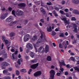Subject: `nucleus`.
I'll return each instance as SVG.
<instances>
[{
    "mask_svg": "<svg viewBox=\"0 0 79 79\" xmlns=\"http://www.w3.org/2000/svg\"><path fill=\"white\" fill-rule=\"evenodd\" d=\"M41 36H40V37L41 38V39H39L36 44H33L34 46L35 47V48L36 52H37V49L36 48H35V47H39L40 46V43H41V42H43L42 40V38L45 37V34L44 33V32H41Z\"/></svg>",
    "mask_w": 79,
    "mask_h": 79,
    "instance_id": "nucleus-1",
    "label": "nucleus"
},
{
    "mask_svg": "<svg viewBox=\"0 0 79 79\" xmlns=\"http://www.w3.org/2000/svg\"><path fill=\"white\" fill-rule=\"evenodd\" d=\"M50 77L49 79H54V76L55 75V71L53 70H52L50 71Z\"/></svg>",
    "mask_w": 79,
    "mask_h": 79,
    "instance_id": "nucleus-2",
    "label": "nucleus"
},
{
    "mask_svg": "<svg viewBox=\"0 0 79 79\" xmlns=\"http://www.w3.org/2000/svg\"><path fill=\"white\" fill-rule=\"evenodd\" d=\"M30 35L29 34H27L24 35V42H27L29 40V39L30 37Z\"/></svg>",
    "mask_w": 79,
    "mask_h": 79,
    "instance_id": "nucleus-3",
    "label": "nucleus"
},
{
    "mask_svg": "<svg viewBox=\"0 0 79 79\" xmlns=\"http://www.w3.org/2000/svg\"><path fill=\"white\" fill-rule=\"evenodd\" d=\"M42 74L41 72L40 71L37 72H36L35 73H34V76L35 77H37L38 76H40Z\"/></svg>",
    "mask_w": 79,
    "mask_h": 79,
    "instance_id": "nucleus-4",
    "label": "nucleus"
},
{
    "mask_svg": "<svg viewBox=\"0 0 79 79\" xmlns=\"http://www.w3.org/2000/svg\"><path fill=\"white\" fill-rule=\"evenodd\" d=\"M44 51H45V49H44V48L42 46L40 47L38 50L39 52H44Z\"/></svg>",
    "mask_w": 79,
    "mask_h": 79,
    "instance_id": "nucleus-5",
    "label": "nucleus"
},
{
    "mask_svg": "<svg viewBox=\"0 0 79 79\" xmlns=\"http://www.w3.org/2000/svg\"><path fill=\"white\" fill-rule=\"evenodd\" d=\"M15 34L14 32H11L10 34V39L13 40L15 39V38L13 37L15 36Z\"/></svg>",
    "mask_w": 79,
    "mask_h": 79,
    "instance_id": "nucleus-6",
    "label": "nucleus"
},
{
    "mask_svg": "<svg viewBox=\"0 0 79 79\" xmlns=\"http://www.w3.org/2000/svg\"><path fill=\"white\" fill-rule=\"evenodd\" d=\"M16 14L17 16H20L23 14V12L22 11H17L16 12Z\"/></svg>",
    "mask_w": 79,
    "mask_h": 79,
    "instance_id": "nucleus-7",
    "label": "nucleus"
},
{
    "mask_svg": "<svg viewBox=\"0 0 79 79\" xmlns=\"http://www.w3.org/2000/svg\"><path fill=\"white\" fill-rule=\"evenodd\" d=\"M27 48L30 49H32V48H33L32 45L30 43H29L27 45Z\"/></svg>",
    "mask_w": 79,
    "mask_h": 79,
    "instance_id": "nucleus-8",
    "label": "nucleus"
},
{
    "mask_svg": "<svg viewBox=\"0 0 79 79\" xmlns=\"http://www.w3.org/2000/svg\"><path fill=\"white\" fill-rule=\"evenodd\" d=\"M39 63H37L33 64L31 66V68H32V69H35V68H36L39 66Z\"/></svg>",
    "mask_w": 79,
    "mask_h": 79,
    "instance_id": "nucleus-9",
    "label": "nucleus"
},
{
    "mask_svg": "<svg viewBox=\"0 0 79 79\" xmlns=\"http://www.w3.org/2000/svg\"><path fill=\"white\" fill-rule=\"evenodd\" d=\"M7 16V14H3L1 16L0 18L1 19H4Z\"/></svg>",
    "mask_w": 79,
    "mask_h": 79,
    "instance_id": "nucleus-10",
    "label": "nucleus"
},
{
    "mask_svg": "<svg viewBox=\"0 0 79 79\" xmlns=\"http://www.w3.org/2000/svg\"><path fill=\"white\" fill-rule=\"evenodd\" d=\"M18 6L20 7H25L26 6V4L24 3H20L18 4Z\"/></svg>",
    "mask_w": 79,
    "mask_h": 79,
    "instance_id": "nucleus-11",
    "label": "nucleus"
},
{
    "mask_svg": "<svg viewBox=\"0 0 79 79\" xmlns=\"http://www.w3.org/2000/svg\"><path fill=\"white\" fill-rule=\"evenodd\" d=\"M12 20H13V17L10 16L6 19V21H7V22H10V21H12Z\"/></svg>",
    "mask_w": 79,
    "mask_h": 79,
    "instance_id": "nucleus-12",
    "label": "nucleus"
},
{
    "mask_svg": "<svg viewBox=\"0 0 79 79\" xmlns=\"http://www.w3.org/2000/svg\"><path fill=\"white\" fill-rule=\"evenodd\" d=\"M49 50V46L48 45H47L45 47V52L47 53L48 52Z\"/></svg>",
    "mask_w": 79,
    "mask_h": 79,
    "instance_id": "nucleus-13",
    "label": "nucleus"
},
{
    "mask_svg": "<svg viewBox=\"0 0 79 79\" xmlns=\"http://www.w3.org/2000/svg\"><path fill=\"white\" fill-rule=\"evenodd\" d=\"M18 51H16L14 53V54H12V59L13 60H15V56L16 55L17 53H18Z\"/></svg>",
    "mask_w": 79,
    "mask_h": 79,
    "instance_id": "nucleus-14",
    "label": "nucleus"
},
{
    "mask_svg": "<svg viewBox=\"0 0 79 79\" xmlns=\"http://www.w3.org/2000/svg\"><path fill=\"white\" fill-rule=\"evenodd\" d=\"M38 39L37 36L35 35L33 36V38L31 39V40H32L33 42H34L35 40H37Z\"/></svg>",
    "mask_w": 79,
    "mask_h": 79,
    "instance_id": "nucleus-15",
    "label": "nucleus"
},
{
    "mask_svg": "<svg viewBox=\"0 0 79 79\" xmlns=\"http://www.w3.org/2000/svg\"><path fill=\"white\" fill-rule=\"evenodd\" d=\"M4 42H5V44L6 45L7 47L10 46V43H9V41L8 40H6Z\"/></svg>",
    "mask_w": 79,
    "mask_h": 79,
    "instance_id": "nucleus-16",
    "label": "nucleus"
},
{
    "mask_svg": "<svg viewBox=\"0 0 79 79\" xmlns=\"http://www.w3.org/2000/svg\"><path fill=\"white\" fill-rule=\"evenodd\" d=\"M73 13L75 14V15H79V11L77 10H74L72 12Z\"/></svg>",
    "mask_w": 79,
    "mask_h": 79,
    "instance_id": "nucleus-17",
    "label": "nucleus"
},
{
    "mask_svg": "<svg viewBox=\"0 0 79 79\" xmlns=\"http://www.w3.org/2000/svg\"><path fill=\"white\" fill-rule=\"evenodd\" d=\"M72 2L75 4H79V0H72Z\"/></svg>",
    "mask_w": 79,
    "mask_h": 79,
    "instance_id": "nucleus-18",
    "label": "nucleus"
},
{
    "mask_svg": "<svg viewBox=\"0 0 79 79\" xmlns=\"http://www.w3.org/2000/svg\"><path fill=\"white\" fill-rule=\"evenodd\" d=\"M59 63L60 65V66H62V65H63V66H65V63H64V60H62L61 62L59 61Z\"/></svg>",
    "mask_w": 79,
    "mask_h": 79,
    "instance_id": "nucleus-19",
    "label": "nucleus"
},
{
    "mask_svg": "<svg viewBox=\"0 0 79 79\" xmlns=\"http://www.w3.org/2000/svg\"><path fill=\"white\" fill-rule=\"evenodd\" d=\"M47 29L48 32H51V31H52V27H51V26L47 27Z\"/></svg>",
    "mask_w": 79,
    "mask_h": 79,
    "instance_id": "nucleus-20",
    "label": "nucleus"
},
{
    "mask_svg": "<svg viewBox=\"0 0 79 79\" xmlns=\"http://www.w3.org/2000/svg\"><path fill=\"white\" fill-rule=\"evenodd\" d=\"M37 59H35L31 60V63H37Z\"/></svg>",
    "mask_w": 79,
    "mask_h": 79,
    "instance_id": "nucleus-21",
    "label": "nucleus"
},
{
    "mask_svg": "<svg viewBox=\"0 0 79 79\" xmlns=\"http://www.w3.org/2000/svg\"><path fill=\"white\" fill-rule=\"evenodd\" d=\"M2 64L3 66H8V64H7V62H2Z\"/></svg>",
    "mask_w": 79,
    "mask_h": 79,
    "instance_id": "nucleus-22",
    "label": "nucleus"
},
{
    "mask_svg": "<svg viewBox=\"0 0 79 79\" xmlns=\"http://www.w3.org/2000/svg\"><path fill=\"white\" fill-rule=\"evenodd\" d=\"M40 11L41 12H42V13L43 14H45V10L43 8H41L40 9Z\"/></svg>",
    "mask_w": 79,
    "mask_h": 79,
    "instance_id": "nucleus-23",
    "label": "nucleus"
},
{
    "mask_svg": "<svg viewBox=\"0 0 79 79\" xmlns=\"http://www.w3.org/2000/svg\"><path fill=\"white\" fill-rule=\"evenodd\" d=\"M30 55L32 58H34V56H35V54L33 52H31L30 53Z\"/></svg>",
    "mask_w": 79,
    "mask_h": 79,
    "instance_id": "nucleus-24",
    "label": "nucleus"
},
{
    "mask_svg": "<svg viewBox=\"0 0 79 79\" xmlns=\"http://www.w3.org/2000/svg\"><path fill=\"white\" fill-rule=\"evenodd\" d=\"M20 61L23 62V59H20L19 60H18L17 63H18V64H19V65H21V62Z\"/></svg>",
    "mask_w": 79,
    "mask_h": 79,
    "instance_id": "nucleus-25",
    "label": "nucleus"
},
{
    "mask_svg": "<svg viewBox=\"0 0 79 79\" xmlns=\"http://www.w3.org/2000/svg\"><path fill=\"white\" fill-rule=\"evenodd\" d=\"M47 60H48V61H51V60H52V57H51L50 56H48L47 58Z\"/></svg>",
    "mask_w": 79,
    "mask_h": 79,
    "instance_id": "nucleus-26",
    "label": "nucleus"
},
{
    "mask_svg": "<svg viewBox=\"0 0 79 79\" xmlns=\"http://www.w3.org/2000/svg\"><path fill=\"white\" fill-rule=\"evenodd\" d=\"M63 45L64 46V47L65 49L67 48V45L66 44V43H65V42H63Z\"/></svg>",
    "mask_w": 79,
    "mask_h": 79,
    "instance_id": "nucleus-27",
    "label": "nucleus"
},
{
    "mask_svg": "<svg viewBox=\"0 0 79 79\" xmlns=\"http://www.w3.org/2000/svg\"><path fill=\"white\" fill-rule=\"evenodd\" d=\"M28 21H29V20H25L23 21V23L24 24L26 25L27 23H28Z\"/></svg>",
    "mask_w": 79,
    "mask_h": 79,
    "instance_id": "nucleus-28",
    "label": "nucleus"
},
{
    "mask_svg": "<svg viewBox=\"0 0 79 79\" xmlns=\"http://www.w3.org/2000/svg\"><path fill=\"white\" fill-rule=\"evenodd\" d=\"M42 40H43V42H47V41L46 39V38H45V37H42Z\"/></svg>",
    "mask_w": 79,
    "mask_h": 79,
    "instance_id": "nucleus-29",
    "label": "nucleus"
},
{
    "mask_svg": "<svg viewBox=\"0 0 79 79\" xmlns=\"http://www.w3.org/2000/svg\"><path fill=\"white\" fill-rule=\"evenodd\" d=\"M2 57L3 58H4V59H5V58H7V54H5L3 55V56H2Z\"/></svg>",
    "mask_w": 79,
    "mask_h": 79,
    "instance_id": "nucleus-30",
    "label": "nucleus"
},
{
    "mask_svg": "<svg viewBox=\"0 0 79 79\" xmlns=\"http://www.w3.org/2000/svg\"><path fill=\"white\" fill-rule=\"evenodd\" d=\"M8 70L7 69H5L3 70V74H6Z\"/></svg>",
    "mask_w": 79,
    "mask_h": 79,
    "instance_id": "nucleus-31",
    "label": "nucleus"
},
{
    "mask_svg": "<svg viewBox=\"0 0 79 79\" xmlns=\"http://www.w3.org/2000/svg\"><path fill=\"white\" fill-rule=\"evenodd\" d=\"M20 34L21 35H24L25 34V33L24 31H22L20 32Z\"/></svg>",
    "mask_w": 79,
    "mask_h": 79,
    "instance_id": "nucleus-32",
    "label": "nucleus"
},
{
    "mask_svg": "<svg viewBox=\"0 0 79 79\" xmlns=\"http://www.w3.org/2000/svg\"><path fill=\"white\" fill-rule=\"evenodd\" d=\"M15 74L17 76H19V72L18 70L16 71Z\"/></svg>",
    "mask_w": 79,
    "mask_h": 79,
    "instance_id": "nucleus-33",
    "label": "nucleus"
},
{
    "mask_svg": "<svg viewBox=\"0 0 79 79\" xmlns=\"http://www.w3.org/2000/svg\"><path fill=\"white\" fill-rule=\"evenodd\" d=\"M73 68L75 69V70H76V71H77L78 72H79V69L77 67H74Z\"/></svg>",
    "mask_w": 79,
    "mask_h": 79,
    "instance_id": "nucleus-34",
    "label": "nucleus"
},
{
    "mask_svg": "<svg viewBox=\"0 0 79 79\" xmlns=\"http://www.w3.org/2000/svg\"><path fill=\"white\" fill-rule=\"evenodd\" d=\"M58 6H60V9H61V10H63L64 9V8L61 6V5H57Z\"/></svg>",
    "mask_w": 79,
    "mask_h": 79,
    "instance_id": "nucleus-35",
    "label": "nucleus"
},
{
    "mask_svg": "<svg viewBox=\"0 0 79 79\" xmlns=\"http://www.w3.org/2000/svg\"><path fill=\"white\" fill-rule=\"evenodd\" d=\"M21 72H23V73H26V70L25 69H22L20 71Z\"/></svg>",
    "mask_w": 79,
    "mask_h": 79,
    "instance_id": "nucleus-36",
    "label": "nucleus"
},
{
    "mask_svg": "<svg viewBox=\"0 0 79 79\" xmlns=\"http://www.w3.org/2000/svg\"><path fill=\"white\" fill-rule=\"evenodd\" d=\"M2 37V40L3 42H5L6 40V38H5V37L4 36H3Z\"/></svg>",
    "mask_w": 79,
    "mask_h": 79,
    "instance_id": "nucleus-37",
    "label": "nucleus"
},
{
    "mask_svg": "<svg viewBox=\"0 0 79 79\" xmlns=\"http://www.w3.org/2000/svg\"><path fill=\"white\" fill-rule=\"evenodd\" d=\"M76 43V40L74 38V39L73 40V41L72 44H74Z\"/></svg>",
    "mask_w": 79,
    "mask_h": 79,
    "instance_id": "nucleus-38",
    "label": "nucleus"
},
{
    "mask_svg": "<svg viewBox=\"0 0 79 79\" xmlns=\"http://www.w3.org/2000/svg\"><path fill=\"white\" fill-rule=\"evenodd\" d=\"M61 3L62 5H64L65 3H66V1H65L63 0L61 2Z\"/></svg>",
    "mask_w": 79,
    "mask_h": 79,
    "instance_id": "nucleus-39",
    "label": "nucleus"
},
{
    "mask_svg": "<svg viewBox=\"0 0 79 79\" xmlns=\"http://www.w3.org/2000/svg\"><path fill=\"white\" fill-rule=\"evenodd\" d=\"M60 12L62 14V15H64V11L62 10H60Z\"/></svg>",
    "mask_w": 79,
    "mask_h": 79,
    "instance_id": "nucleus-40",
    "label": "nucleus"
},
{
    "mask_svg": "<svg viewBox=\"0 0 79 79\" xmlns=\"http://www.w3.org/2000/svg\"><path fill=\"white\" fill-rule=\"evenodd\" d=\"M73 27L74 28H76V27H77V25H76V24H74L73 25Z\"/></svg>",
    "mask_w": 79,
    "mask_h": 79,
    "instance_id": "nucleus-41",
    "label": "nucleus"
},
{
    "mask_svg": "<svg viewBox=\"0 0 79 79\" xmlns=\"http://www.w3.org/2000/svg\"><path fill=\"white\" fill-rule=\"evenodd\" d=\"M62 66H60V71H61V72H63V71H64V69H63V68H62Z\"/></svg>",
    "mask_w": 79,
    "mask_h": 79,
    "instance_id": "nucleus-42",
    "label": "nucleus"
},
{
    "mask_svg": "<svg viewBox=\"0 0 79 79\" xmlns=\"http://www.w3.org/2000/svg\"><path fill=\"white\" fill-rule=\"evenodd\" d=\"M71 20L72 21H76V19L74 17H73L72 18Z\"/></svg>",
    "mask_w": 79,
    "mask_h": 79,
    "instance_id": "nucleus-43",
    "label": "nucleus"
},
{
    "mask_svg": "<svg viewBox=\"0 0 79 79\" xmlns=\"http://www.w3.org/2000/svg\"><path fill=\"white\" fill-rule=\"evenodd\" d=\"M74 28V32H76V33L77 32V28Z\"/></svg>",
    "mask_w": 79,
    "mask_h": 79,
    "instance_id": "nucleus-44",
    "label": "nucleus"
},
{
    "mask_svg": "<svg viewBox=\"0 0 79 79\" xmlns=\"http://www.w3.org/2000/svg\"><path fill=\"white\" fill-rule=\"evenodd\" d=\"M60 37H64V34H63V33H60Z\"/></svg>",
    "mask_w": 79,
    "mask_h": 79,
    "instance_id": "nucleus-45",
    "label": "nucleus"
},
{
    "mask_svg": "<svg viewBox=\"0 0 79 79\" xmlns=\"http://www.w3.org/2000/svg\"><path fill=\"white\" fill-rule=\"evenodd\" d=\"M70 59L72 60V61H75V58H74L73 57H71L70 58Z\"/></svg>",
    "mask_w": 79,
    "mask_h": 79,
    "instance_id": "nucleus-46",
    "label": "nucleus"
},
{
    "mask_svg": "<svg viewBox=\"0 0 79 79\" xmlns=\"http://www.w3.org/2000/svg\"><path fill=\"white\" fill-rule=\"evenodd\" d=\"M5 79H11V78L10 77H4Z\"/></svg>",
    "mask_w": 79,
    "mask_h": 79,
    "instance_id": "nucleus-47",
    "label": "nucleus"
},
{
    "mask_svg": "<svg viewBox=\"0 0 79 79\" xmlns=\"http://www.w3.org/2000/svg\"><path fill=\"white\" fill-rule=\"evenodd\" d=\"M56 33L55 32V31H52V35H56Z\"/></svg>",
    "mask_w": 79,
    "mask_h": 79,
    "instance_id": "nucleus-48",
    "label": "nucleus"
},
{
    "mask_svg": "<svg viewBox=\"0 0 79 79\" xmlns=\"http://www.w3.org/2000/svg\"><path fill=\"white\" fill-rule=\"evenodd\" d=\"M12 15H13L14 16H15V11L14 10H13L12 11Z\"/></svg>",
    "mask_w": 79,
    "mask_h": 79,
    "instance_id": "nucleus-49",
    "label": "nucleus"
},
{
    "mask_svg": "<svg viewBox=\"0 0 79 79\" xmlns=\"http://www.w3.org/2000/svg\"><path fill=\"white\" fill-rule=\"evenodd\" d=\"M4 60H5V59L3 58V57H0V61H3Z\"/></svg>",
    "mask_w": 79,
    "mask_h": 79,
    "instance_id": "nucleus-50",
    "label": "nucleus"
},
{
    "mask_svg": "<svg viewBox=\"0 0 79 79\" xmlns=\"http://www.w3.org/2000/svg\"><path fill=\"white\" fill-rule=\"evenodd\" d=\"M64 11L65 12H69V9H65Z\"/></svg>",
    "mask_w": 79,
    "mask_h": 79,
    "instance_id": "nucleus-51",
    "label": "nucleus"
},
{
    "mask_svg": "<svg viewBox=\"0 0 79 79\" xmlns=\"http://www.w3.org/2000/svg\"><path fill=\"white\" fill-rule=\"evenodd\" d=\"M47 4L48 5H52V3L50 2H47Z\"/></svg>",
    "mask_w": 79,
    "mask_h": 79,
    "instance_id": "nucleus-52",
    "label": "nucleus"
},
{
    "mask_svg": "<svg viewBox=\"0 0 79 79\" xmlns=\"http://www.w3.org/2000/svg\"><path fill=\"white\" fill-rule=\"evenodd\" d=\"M40 21L41 22H42V23H44L45 22L44 20V19H41Z\"/></svg>",
    "mask_w": 79,
    "mask_h": 79,
    "instance_id": "nucleus-53",
    "label": "nucleus"
},
{
    "mask_svg": "<svg viewBox=\"0 0 79 79\" xmlns=\"http://www.w3.org/2000/svg\"><path fill=\"white\" fill-rule=\"evenodd\" d=\"M75 23L78 25V26H79V21H75Z\"/></svg>",
    "mask_w": 79,
    "mask_h": 79,
    "instance_id": "nucleus-54",
    "label": "nucleus"
},
{
    "mask_svg": "<svg viewBox=\"0 0 79 79\" xmlns=\"http://www.w3.org/2000/svg\"><path fill=\"white\" fill-rule=\"evenodd\" d=\"M59 47L60 48H63V46H62V45H61V44H59Z\"/></svg>",
    "mask_w": 79,
    "mask_h": 79,
    "instance_id": "nucleus-55",
    "label": "nucleus"
},
{
    "mask_svg": "<svg viewBox=\"0 0 79 79\" xmlns=\"http://www.w3.org/2000/svg\"><path fill=\"white\" fill-rule=\"evenodd\" d=\"M44 3L41 1V6H44Z\"/></svg>",
    "mask_w": 79,
    "mask_h": 79,
    "instance_id": "nucleus-56",
    "label": "nucleus"
},
{
    "mask_svg": "<svg viewBox=\"0 0 79 79\" xmlns=\"http://www.w3.org/2000/svg\"><path fill=\"white\" fill-rule=\"evenodd\" d=\"M75 60L76 61H77V60H79V58L78 57H75Z\"/></svg>",
    "mask_w": 79,
    "mask_h": 79,
    "instance_id": "nucleus-57",
    "label": "nucleus"
},
{
    "mask_svg": "<svg viewBox=\"0 0 79 79\" xmlns=\"http://www.w3.org/2000/svg\"><path fill=\"white\" fill-rule=\"evenodd\" d=\"M44 7H45V8H47V10H48V6H44Z\"/></svg>",
    "mask_w": 79,
    "mask_h": 79,
    "instance_id": "nucleus-58",
    "label": "nucleus"
},
{
    "mask_svg": "<svg viewBox=\"0 0 79 79\" xmlns=\"http://www.w3.org/2000/svg\"><path fill=\"white\" fill-rule=\"evenodd\" d=\"M20 52H23V48H21V47H20Z\"/></svg>",
    "mask_w": 79,
    "mask_h": 79,
    "instance_id": "nucleus-59",
    "label": "nucleus"
},
{
    "mask_svg": "<svg viewBox=\"0 0 79 79\" xmlns=\"http://www.w3.org/2000/svg\"><path fill=\"white\" fill-rule=\"evenodd\" d=\"M3 47H4V44H3V43H2V44L1 49H3Z\"/></svg>",
    "mask_w": 79,
    "mask_h": 79,
    "instance_id": "nucleus-60",
    "label": "nucleus"
},
{
    "mask_svg": "<svg viewBox=\"0 0 79 79\" xmlns=\"http://www.w3.org/2000/svg\"><path fill=\"white\" fill-rule=\"evenodd\" d=\"M8 10L9 11H11L12 10V8L11 7H9Z\"/></svg>",
    "mask_w": 79,
    "mask_h": 79,
    "instance_id": "nucleus-61",
    "label": "nucleus"
},
{
    "mask_svg": "<svg viewBox=\"0 0 79 79\" xmlns=\"http://www.w3.org/2000/svg\"><path fill=\"white\" fill-rule=\"evenodd\" d=\"M1 10L3 11H5V8L4 7H3V8L2 7Z\"/></svg>",
    "mask_w": 79,
    "mask_h": 79,
    "instance_id": "nucleus-62",
    "label": "nucleus"
},
{
    "mask_svg": "<svg viewBox=\"0 0 79 79\" xmlns=\"http://www.w3.org/2000/svg\"><path fill=\"white\" fill-rule=\"evenodd\" d=\"M31 71H32V69H30L29 71L28 72V74H31L30 73H31Z\"/></svg>",
    "mask_w": 79,
    "mask_h": 79,
    "instance_id": "nucleus-63",
    "label": "nucleus"
},
{
    "mask_svg": "<svg viewBox=\"0 0 79 79\" xmlns=\"http://www.w3.org/2000/svg\"><path fill=\"white\" fill-rule=\"evenodd\" d=\"M64 74L65 75L67 76V75H68V72H66Z\"/></svg>",
    "mask_w": 79,
    "mask_h": 79,
    "instance_id": "nucleus-64",
    "label": "nucleus"
}]
</instances>
